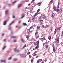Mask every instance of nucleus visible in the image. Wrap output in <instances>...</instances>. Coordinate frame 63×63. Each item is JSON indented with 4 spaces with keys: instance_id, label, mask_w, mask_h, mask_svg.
<instances>
[{
    "instance_id": "2eb2a0df",
    "label": "nucleus",
    "mask_w": 63,
    "mask_h": 63,
    "mask_svg": "<svg viewBox=\"0 0 63 63\" xmlns=\"http://www.w3.org/2000/svg\"><path fill=\"white\" fill-rule=\"evenodd\" d=\"M52 46H53V50H54V49H55L54 45V44H53L52 45Z\"/></svg>"
},
{
    "instance_id": "79ce46f5",
    "label": "nucleus",
    "mask_w": 63,
    "mask_h": 63,
    "mask_svg": "<svg viewBox=\"0 0 63 63\" xmlns=\"http://www.w3.org/2000/svg\"><path fill=\"white\" fill-rule=\"evenodd\" d=\"M30 53V52H28L27 54L28 55H29Z\"/></svg>"
},
{
    "instance_id": "c85d7f7f",
    "label": "nucleus",
    "mask_w": 63,
    "mask_h": 63,
    "mask_svg": "<svg viewBox=\"0 0 63 63\" xmlns=\"http://www.w3.org/2000/svg\"><path fill=\"white\" fill-rule=\"evenodd\" d=\"M16 41H17V40H15L13 42L14 43H15V42H16Z\"/></svg>"
},
{
    "instance_id": "393cba45",
    "label": "nucleus",
    "mask_w": 63,
    "mask_h": 63,
    "mask_svg": "<svg viewBox=\"0 0 63 63\" xmlns=\"http://www.w3.org/2000/svg\"><path fill=\"white\" fill-rule=\"evenodd\" d=\"M35 0H32L31 1V3H33Z\"/></svg>"
},
{
    "instance_id": "864d4df0",
    "label": "nucleus",
    "mask_w": 63,
    "mask_h": 63,
    "mask_svg": "<svg viewBox=\"0 0 63 63\" xmlns=\"http://www.w3.org/2000/svg\"><path fill=\"white\" fill-rule=\"evenodd\" d=\"M36 26V25H33V27H35Z\"/></svg>"
},
{
    "instance_id": "39448f33",
    "label": "nucleus",
    "mask_w": 63,
    "mask_h": 63,
    "mask_svg": "<svg viewBox=\"0 0 63 63\" xmlns=\"http://www.w3.org/2000/svg\"><path fill=\"white\" fill-rule=\"evenodd\" d=\"M21 40L22 42H26V41H25L22 38H21Z\"/></svg>"
},
{
    "instance_id": "dca6fc26",
    "label": "nucleus",
    "mask_w": 63,
    "mask_h": 63,
    "mask_svg": "<svg viewBox=\"0 0 63 63\" xmlns=\"http://www.w3.org/2000/svg\"><path fill=\"white\" fill-rule=\"evenodd\" d=\"M22 4H19V5H18V7H21V6L22 5Z\"/></svg>"
},
{
    "instance_id": "72a5a7b5",
    "label": "nucleus",
    "mask_w": 63,
    "mask_h": 63,
    "mask_svg": "<svg viewBox=\"0 0 63 63\" xmlns=\"http://www.w3.org/2000/svg\"><path fill=\"white\" fill-rule=\"evenodd\" d=\"M39 13H38V12H37L35 14H36V15H39Z\"/></svg>"
},
{
    "instance_id": "1a4fd4ad",
    "label": "nucleus",
    "mask_w": 63,
    "mask_h": 63,
    "mask_svg": "<svg viewBox=\"0 0 63 63\" xmlns=\"http://www.w3.org/2000/svg\"><path fill=\"white\" fill-rule=\"evenodd\" d=\"M1 62H4V63H6V60H1Z\"/></svg>"
},
{
    "instance_id": "412c9836",
    "label": "nucleus",
    "mask_w": 63,
    "mask_h": 63,
    "mask_svg": "<svg viewBox=\"0 0 63 63\" xmlns=\"http://www.w3.org/2000/svg\"><path fill=\"white\" fill-rule=\"evenodd\" d=\"M41 39L42 40H46V39L45 37H43V38H41Z\"/></svg>"
},
{
    "instance_id": "0e129e2a",
    "label": "nucleus",
    "mask_w": 63,
    "mask_h": 63,
    "mask_svg": "<svg viewBox=\"0 0 63 63\" xmlns=\"http://www.w3.org/2000/svg\"><path fill=\"white\" fill-rule=\"evenodd\" d=\"M13 32H11V34H13Z\"/></svg>"
},
{
    "instance_id": "603ef678",
    "label": "nucleus",
    "mask_w": 63,
    "mask_h": 63,
    "mask_svg": "<svg viewBox=\"0 0 63 63\" xmlns=\"http://www.w3.org/2000/svg\"><path fill=\"white\" fill-rule=\"evenodd\" d=\"M6 39H4V40H3V41L5 42V41H6Z\"/></svg>"
},
{
    "instance_id": "20e7f679",
    "label": "nucleus",
    "mask_w": 63,
    "mask_h": 63,
    "mask_svg": "<svg viewBox=\"0 0 63 63\" xmlns=\"http://www.w3.org/2000/svg\"><path fill=\"white\" fill-rule=\"evenodd\" d=\"M51 16L52 18H54V14L53 13H52V14L51 15Z\"/></svg>"
},
{
    "instance_id": "a878e982",
    "label": "nucleus",
    "mask_w": 63,
    "mask_h": 63,
    "mask_svg": "<svg viewBox=\"0 0 63 63\" xmlns=\"http://www.w3.org/2000/svg\"><path fill=\"white\" fill-rule=\"evenodd\" d=\"M48 39L49 40H50L51 39V36H49L48 37Z\"/></svg>"
},
{
    "instance_id": "8fccbe9b",
    "label": "nucleus",
    "mask_w": 63,
    "mask_h": 63,
    "mask_svg": "<svg viewBox=\"0 0 63 63\" xmlns=\"http://www.w3.org/2000/svg\"><path fill=\"white\" fill-rule=\"evenodd\" d=\"M40 25H42V22H40Z\"/></svg>"
},
{
    "instance_id": "6ab92c4d",
    "label": "nucleus",
    "mask_w": 63,
    "mask_h": 63,
    "mask_svg": "<svg viewBox=\"0 0 63 63\" xmlns=\"http://www.w3.org/2000/svg\"><path fill=\"white\" fill-rule=\"evenodd\" d=\"M30 32V30L29 29L27 30V32L28 33H29Z\"/></svg>"
},
{
    "instance_id": "13d9d810",
    "label": "nucleus",
    "mask_w": 63,
    "mask_h": 63,
    "mask_svg": "<svg viewBox=\"0 0 63 63\" xmlns=\"http://www.w3.org/2000/svg\"><path fill=\"white\" fill-rule=\"evenodd\" d=\"M61 28V27H60L58 28L57 29H60Z\"/></svg>"
},
{
    "instance_id": "e433bc0d",
    "label": "nucleus",
    "mask_w": 63,
    "mask_h": 63,
    "mask_svg": "<svg viewBox=\"0 0 63 63\" xmlns=\"http://www.w3.org/2000/svg\"><path fill=\"white\" fill-rule=\"evenodd\" d=\"M30 12H31L32 14H33V12L32 10L30 11Z\"/></svg>"
},
{
    "instance_id": "423d86ee",
    "label": "nucleus",
    "mask_w": 63,
    "mask_h": 63,
    "mask_svg": "<svg viewBox=\"0 0 63 63\" xmlns=\"http://www.w3.org/2000/svg\"><path fill=\"white\" fill-rule=\"evenodd\" d=\"M54 43H55V44L56 45H58L59 43V42H57L56 41V42H54Z\"/></svg>"
},
{
    "instance_id": "4c0bfd02",
    "label": "nucleus",
    "mask_w": 63,
    "mask_h": 63,
    "mask_svg": "<svg viewBox=\"0 0 63 63\" xmlns=\"http://www.w3.org/2000/svg\"><path fill=\"white\" fill-rule=\"evenodd\" d=\"M44 25H42V26H41V28L42 29H43L44 28Z\"/></svg>"
},
{
    "instance_id": "f257e3e1",
    "label": "nucleus",
    "mask_w": 63,
    "mask_h": 63,
    "mask_svg": "<svg viewBox=\"0 0 63 63\" xmlns=\"http://www.w3.org/2000/svg\"><path fill=\"white\" fill-rule=\"evenodd\" d=\"M46 18V16L44 15H43L42 14L41 16H40L39 18L40 19H45Z\"/></svg>"
},
{
    "instance_id": "774afa93",
    "label": "nucleus",
    "mask_w": 63,
    "mask_h": 63,
    "mask_svg": "<svg viewBox=\"0 0 63 63\" xmlns=\"http://www.w3.org/2000/svg\"><path fill=\"white\" fill-rule=\"evenodd\" d=\"M29 57L30 58H31L32 57V56L31 55H30L29 56Z\"/></svg>"
},
{
    "instance_id": "bb28decb",
    "label": "nucleus",
    "mask_w": 63,
    "mask_h": 63,
    "mask_svg": "<svg viewBox=\"0 0 63 63\" xmlns=\"http://www.w3.org/2000/svg\"><path fill=\"white\" fill-rule=\"evenodd\" d=\"M57 31L58 32H60L61 30L60 29H57Z\"/></svg>"
},
{
    "instance_id": "c9c22d12",
    "label": "nucleus",
    "mask_w": 63,
    "mask_h": 63,
    "mask_svg": "<svg viewBox=\"0 0 63 63\" xmlns=\"http://www.w3.org/2000/svg\"><path fill=\"white\" fill-rule=\"evenodd\" d=\"M56 8V7L55 6H54V7H53V9L54 10H55Z\"/></svg>"
},
{
    "instance_id": "a19ab883",
    "label": "nucleus",
    "mask_w": 63,
    "mask_h": 63,
    "mask_svg": "<svg viewBox=\"0 0 63 63\" xmlns=\"http://www.w3.org/2000/svg\"><path fill=\"white\" fill-rule=\"evenodd\" d=\"M4 33H3L1 34V36H4Z\"/></svg>"
},
{
    "instance_id": "58836bf2",
    "label": "nucleus",
    "mask_w": 63,
    "mask_h": 63,
    "mask_svg": "<svg viewBox=\"0 0 63 63\" xmlns=\"http://www.w3.org/2000/svg\"><path fill=\"white\" fill-rule=\"evenodd\" d=\"M26 44L25 46H24L23 47V48H25L26 47Z\"/></svg>"
},
{
    "instance_id": "3c124183",
    "label": "nucleus",
    "mask_w": 63,
    "mask_h": 63,
    "mask_svg": "<svg viewBox=\"0 0 63 63\" xmlns=\"http://www.w3.org/2000/svg\"><path fill=\"white\" fill-rule=\"evenodd\" d=\"M12 17L13 19L15 18V16H13Z\"/></svg>"
},
{
    "instance_id": "69168bd1",
    "label": "nucleus",
    "mask_w": 63,
    "mask_h": 63,
    "mask_svg": "<svg viewBox=\"0 0 63 63\" xmlns=\"http://www.w3.org/2000/svg\"><path fill=\"white\" fill-rule=\"evenodd\" d=\"M63 35V33L62 32V33L61 34V36H62Z\"/></svg>"
},
{
    "instance_id": "5701e85b",
    "label": "nucleus",
    "mask_w": 63,
    "mask_h": 63,
    "mask_svg": "<svg viewBox=\"0 0 63 63\" xmlns=\"http://www.w3.org/2000/svg\"><path fill=\"white\" fill-rule=\"evenodd\" d=\"M26 37L27 40H28L30 37V36H29L27 35L26 36Z\"/></svg>"
},
{
    "instance_id": "e2e57ef3",
    "label": "nucleus",
    "mask_w": 63,
    "mask_h": 63,
    "mask_svg": "<svg viewBox=\"0 0 63 63\" xmlns=\"http://www.w3.org/2000/svg\"><path fill=\"white\" fill-rule=\"evenodd\" d=\"M49 27L48 25H46V27Z\"/></svg>"
},
{
    "instance_id": "9b49d317",
    "label": "nucleus",
    "mask_w": 63,
    "mask_h": 63,
    "mask_svg": "<svg viewBox=\"0 0 63 63\" xmlns=\"http://www.w3.org/2000/svg\"><path fill=\"white\" fill-rule=\"evenodd\" d=\"M6 21H4L3 22V24L4 25H5L6 24Z\"/></svg>"
},
{
    "instance_id": "4be33fe9",
    "label": "nucleus",
    "mask_w": 63,
    "mask_h": 63,
    "mask_svg": "<svg viewBox=\"0 0 63 63\" xmlns=\"http://www.w3.org/2000/svg\"><path fill=\"white\" fill-rule=\"evenodd\" d=\"M60 4L59 2H58V5L57 6V7L58 8H59V7Z\"/></svg>"
},
{
    "instance_id": "7ed1b4c3",
    "label": "nucleus",
    "mask_w": 63,
    "mask_h": 63,
    "mask_svg": "<svg viewBox=\"0 0 63 63\" xmlns=\"http://www.w3.org/2000/svg\"><path fill=\"white\" fill-rule=\"evenodd\" d=\"M39 41H37V42H34V44H35V45H36L37 46H38L39 45Z\"/></svg>"
},
{
    "instance_id": "09e8293b",
    "label": "nucleus",
    "mask_w": 63,
    "mask_h": 63,
    "mask_svg": "<svg viewBox=\"0 0 63 63\" xmlns=\"http://www.w3.org/2000/svg\"><path fill=\"white\" fill-rule=\"evenodd\" d=\"M36 48H34L33 49V50H35V49H36Z\"/></svg>"
},
{
    "instance_id": "2f4dec72",
    "label": "nucleus",
    "mask_w": 63,
    "mask_h": 63,
    "mask_svg": "<svg viewBox=\"0 0 63 63\" xmlns=\"http://www.w3.org/2000/svg\"><path fill=\"white\" fill-rule=\"evenodd\" d=\"M36 54H35V53H33V55L34 56H36Z\"/></svg>"
},
{
    "instance_id": "ddd939ff",
    "label": "nucleus",
    "mask_w": 63,
    "mask_h": 63,
    "mask_svg": "<svg viewBox=\"0 0 63 63\" xmlns=\"http://www.w3.org/2000/svg\"><path fill=\"white\" fill-rule=\"evenodd\" d=\"M42 3L41 2H39L38 3V6H40L41 4Z\"/></svg>"
},
{
    "instance_id": "b1692460",
    "label": "nucleus",
    "mask_w": 63,
    "mask_h": 63,
    "mask_svg": "<svg viewBox=\"0 0 63 63\" xmlns=\"http://www.w3.org/2000/svg\"><path fill=\"white\" fill-rule=\"evenodd\" d=\"M11 37L12 38H14V39H15L16 38V37L15 36H11Z\"/></svg>"
},
{
    "instance_id": "c03bdc74",
    "label": "nucleus",
    "mask_w": 63,
    "mask_h": 63,
    "mask_svg": "<svg viewBox=\"0 0 63 63\" xmlns=\"http://www.w3.org/2000/svg\"><path fill=\"white\" fill-rule=\"evenodd\" d=\"M16 48L15 49H14V52H15L16 51Z\"/></svg>"
},
{
    "instance_id": "4d7b16f0",
    "label": "nucleus",
    "mask_w": 63,
    "mask_h": 63,
    "mask_svg": "<svg viewBox=\"0 0 63 63\" xmlns=\"http://www.w3.org/2000/svg\"><path fill=\"white\" fill-rule=\"evenodd\" d=\"M61 28V27H60L58 28L57 29H60Z\"/></svg>"
},
{
    "instance_id": "6e6552de",
    "label": "nucleus",
    "mask_w": 63,
    "mask_h": 63,
    "mask_svg": "<svg viewBox=\"0 0 63 63\" xmlns=\"http://www.w3.org/2000/svg\"><path fill=\"white\" fill-rule=\"evenodd\" d=\"M40 26H37L36 29L37 30H39L40 29Z\"/></svg>"
},
{
    "instance_id": "c756f323",
    "label": "nucleus",
    "mask_w": 63,
    "mask_h": 63,
    "mask_svg": "<svg viewBox=\"0 0 63 63\" xmlns=\"http://www.w3.org/2000/svg\"><path fill=\"white\" fill-rule=\"evenodd\" d=\"M39 62H41L42 61V59H40L39 60H38Z\"/></svg>"
},
{
    "instance_id": "37998d69",
    "label": "nucleus",
    "mask_w": 63,
    "mask_h": 63,
    "mask_svg": "<svg viewBox=\"0 0 63 63\" xmlns=\"http://www.w3.org/2000/svg\"><path fill=\"white\" fill-rule=\"evenodd\" d=\"M39 60H38L37 61L36 63H39Z\"/></svg>"
},
{
    "instance_id": "4468645a",
    "label": "nucleus",
    "mask_w": 63,
    "mask_h": 63,
    "mask_svg": "<svg viewBox=\"0 0 63 63\" xmlns=\"http://www.w3.org/2000/svg\"><path fill=\"white\" fill-rule=\"evenodd\" d=\"M39 47V46H38V45H37V47H35V48L36 49H38Z\"/></svg>"
},
{
    "instance_id": "5fc2aeb1",
    "label": "nucleus",
    "mask_w": 63,
    "mask_h": 63,
    "mask_svg": "<svg viewBox=\"0 0 63 63\" xmlns=\"http://www.w3.org/2000/svg\"><path fill=\"white\" fill-rule=\"evenodd\" d=\"M33 59L31 60V62L33 63Z\"/></svg>"
},
{
    "instance_id": "aec40b11",
    "label": "nucleus",
    "mask_w": 63,
    "mask_h": 63,
    "mask_svg": "<svg viewBox=\"0 0 63 63\" xmlns=\"http://www.w3.org/2000/svg\"><path fill=\"white\" fill-rule=\"evenodd\" d=\"M59 12L60 13H62L63 12V10L62 9H60L59 10Z\"/></svg>"
},
{
    "instance_id": "473e14b6",
    "label": "nucleus",
    "mask_w": 63,
    "mask_h": 63,
    "mask_svg": "<svg viewBox=\"0 0 63 63\" xmlns=\"http://www.w3.org/2000/svg\"><path fill=\"white\" fill-rule=\"evenodd\" d=\"M8 13V12L7 11H6V15H7V14Z\"/></svg>"
},
{
    "instance_id": "9d476101",
    "label": "nucleus",
    "mask_w": 63,
    "mask_h": 63,
    "mask_svg": "<svg viewBox=\"0 0 63 63\" xmlns=\"http://www.w3.org/2000/svg\"><path fill=\"white\" fill-rule=\"evenodd\" d=\"M35 16H34L33 18H32V20H35L36 18H35Z\"/></svg>"
},
{
    "instance_id": "ea45409f",
    "label": "nucleus",
    "mask_w": 63,
    "mask_h": 63,
    "mask_svg": "<svg viewBox=\"0 0 63 63\" xmlns=\"http://www.w3.org/2000/svg\"><path fill=\"white\" fill-rule=\"evenodd\" d=\"M8 29H9V30H11L12 29V28H11V27H10L9 28H8Z\"/></svg>"
},
{
    "instance_id": "f03ea898",
    "label": "nucleus",
    "mask_w": 63,
    "mask_h": 63,
    "mask_svg": "<svg viewBox=\"0 0 63 63\" xmlns=\"http://www.w3.org/2000/svg\"><path fill=\"white\" fill-rule=\"evenodd\" d=\"M39 34H38V32H36L35 33V36L36 38H38Z\"/></svg>"
},
{
    "instance_id": "0eeeda50",
    "label": "nucleus",
    "mask_w": 63,
    "mask_h": 63,
    "mask_svg": "<svg viewBox=\"0 0 63 63\" xmlns=\"http://www.w3.org/2000/svg\"><path fill=\"white\" fill-rule=\"evenodd\" d=\"M23 25L24 26H25V25L26 26H28V25L25 22L23 23Z\"/></svg>"
},
{
    "instance_id": "f704fd0d",
    "label": "nucleus",
    "mask_w": 63,
    "mask_h": 63,
    "mask_svg": "<svg viewBox=\"0 0 63 63\" xmlns=\"http://www.w3.org/2000/svg\"><path fill=\"white\" fill-rule=\"evenodd\" d=\"M54 53H56V52H57L56 50H55V49H54Z\"/></svg>"
},
{
    "instance_id": "cd10ccee",
    "label": "nucleus",
    "mask_w": 63,
    "mask_h": 63,
    "mask_svg": "<svg viewBox=\"0 0 63 63\" xmlns=\"http://www.w3.org/2000/svg\"><path fill=\"white\" fill-rule=\"evenodd\" d=\"M33 28V26H32V27H30V28L31 29H32Z\"/></svg>"
},
{
    "instance_id": "6e6d98bb",
    "label": "nucleus",
    "mask_w": 63,
    "mask_h": 63,
    "mask_svg": "<svg viewBox=\"0 0 63 63\" xmlns=\"http://www.w3.org/2000/svg\"><path fill=\"white\" fill-rule=\"evenodd\" d=\"M16 51H17V52H19V50L17 49V50H16Z\"/></svg>"
},
{
    "instance_id": "a18cd8bd",
    "label": "nucleus",
    "mask_w": 63,
    "mask_h": 63,
    "mask_svg": "<svg viewBox=\"0 0 63 63\" xmlns=\"http://www.w3.org/2000/svg\"><path fill=\"white\" fill-rule=\"evenodd\" d=\"M40 11V9H38L37 11V12H38Z\"/></svg>"
},
{
    "instance_id": "f8f14e48",
    "label": "nucleus",
    "mask_w": 63,
    "mask_h": 63,
    "mask_svg": "<svg viewBox=\"0 0 63 63\" xmlns=\"http://www.w3.org/2000/svg\"><path fill=\"white\" fill-rule=\"evenodd\" d=\"M59 38H57L56 39V41H57L58 42H59Z\"/></svg>"
},
{
    "instance_id": "49530a36",
    "label": "nucleus",
    "mask_w": 63,
    "mask_h": 63,
    "mask_svg": "<svg viewBox=\"0 0 63 63\" xmlns=\"http://www.w3.org/2000/svg\"><path fill=\"white\" fill-rule=\"evenodd\" d=\"M48 47V45H46V47L47 48Z\"/></svg>"
},
{
    "instance_id": "a211bd4d",
    "label": "nucleus",
    "mask_w": 63,
    "mask_h": 63,
    "mask_svg": "<svg viewBox=\"0 0 63 63\" xmlns=\"http://www.w3.org/2000/svg\"><path fill=\"white\" fill-rule=\"evenodd\" d=\"M58 8V7H57V8L56 9V10H55L56 11V12H58L59 11V9Z\"/></svg>"
},
{
    "instance_id": "052dcab7",
    "label": "nucleus",
    "mask_w": 63,
    "mask_h": 63,
    "mask_svg": "<svg viewBox=\"0 0 63 63\" xmlns=\"http://www.w3.org/2000/svg\"><path fill=\"white\" fill-rule=\"evenodd\" d=\"M36 14H35L34 15V16L36 17V16H37V15Z\"/></svg>"
},
{
    "instance_id": "f3484780",
    "label": "nucleus",
    "mask_w": 63,
    "mask_h": 63,
    "mask_svg": "<svg viewBox=\"0 0 63 63\" xmlns=\"http://www.w3.org/2000/svg\"><path fill=\"white\" fill-rule=\"evenodd\" d=\"M57 32V29H55V31H54V34H56Z\"/></svg>"
},
{
    "instance_id": "de8ad7c7",
    "label": "nucleus",
    "mask_w": 63,
    "mask_h": 63,
    "mask_svg": "<svg viewBox=\"0 0 63 63\" xmlns=\"http://www.w3.org/2000/svg\"><path fill=\"white\" fill-rule=\"evenodd\" d=\"M17 1H14V2H13V4H14V3H16V2Z\"/></svg>"
},
{
    "instance_id": "680f3d73",
    "label": "nucleus",
    "mask_w": 63,
    "mask_h": 63,
    "mask_svg": "<svg viewBox=\"0 0 63 63\" xmlns=\"http://www.w3.org/2000/svg\"><path fill=\"white\" fill-rule=\"evenodd\" d=\"M36 14H35L34 15V16L36 17V16H37V15Z\"/></svg>"
},
{
    "instance_id": "bf43d9fd",
    "label": "nucleus",
    "mask_w": 63,
    "mask_h": 63,
    "mask_svg": "<svg viewBox=\"0 0 63 63\" xmlns=\"http://www.w3.org/2000/svg\"><path fill=\"white\" fill-rule=\"evenodd\" d=\"M61 28V27H60L58 28L57 29H60Z\"/></svg>"
},
{
    "instance_id": "7c9ffc66",
    "label": "nucleus",
    "mask_w": 63,
    "mask_h": 63,
    "mask_svg": "<svg viewBox=\"0 0 63 63\" xmlns=\"http://www.w3.org/2000/svg\"><path fill=\"white\" fill-rule=\"evenodd\" d=\"M44 20H41V19H40L39 20V21H40V22H42Z\"/></svg>"
},
{
    "instance_id": "338daca9",
    "label": "nucleus",
    "mask_w": 63,
    "mask_h": 63,
    "mask_svg": "<svg viewBox=\"0 0 63 63\" xmlns=\"http://www.w3.org/2000/svg\"><path fill=\"white\" fill-rule=\"evenodd\" d=\"M47 60H46V59H45V62H47Z\"/></svg>"
}]
</instances>
